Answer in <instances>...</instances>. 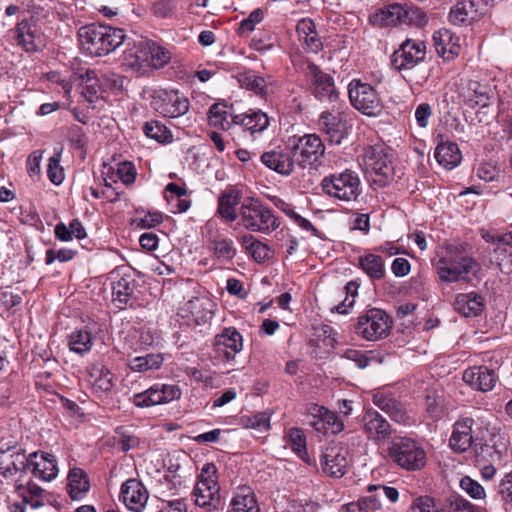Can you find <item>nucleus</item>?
Returning a JSON list of instances; mask_svg holds the SVG:
<instances>
[{
	"label": "nucleus",
	"instance_id": "603ef678",
	"mask_svg": "<svg viewBox=\"0 0 512 512\" xmlns=\"http://www.w3.org/2000/svg\"><path fill=\"white\" fill-rule=\"evenodd\" d=\"M115 440L120 446L121 451L124 453L138 447L140 444L139 438L130 434L123 426L115 429Z\"/></svg>",
	"mask_w": 512,
	"mask_h": 512
},
{
	"label": "nucleus",
	"instance_id": "b1692460",
	"mask_svg": "<svg viewBox=\"0 0 512 512\" xmlns=\"http://www.w3.org/2000/svg\"><path fill=\"white\" fill-rule=\"evenodd\" d=\"M463 380L479 391L488 392L495 387L497 377L494 370L486 366H475L464 371Z\"/></svg>",
	"mask_w": 512,
	"mask_h": 512
},
{
	"label": "nucleus",
	"instance_id": "412c9836",
	"mask_svg": "<svg viewBox=\"0 0 512 512\" xmlns=\"http://www.w3.org/2000/svg\"><path fill=\"white\" fill-rule=\"evenodd\" d=\"M213 346L217 352H223L225 359L230 361L242 350L243 338L235 327H227L215 336Z\"/></svg>",
	"mask_w": 512,
	"mask_h": 512
},
{
	"label": "nucleus",
	"instance_id": "3c124183",
	"mask_svg": "<svg viewBox=\"0 0 512 512\" xmlns=\"http://www.w3.org/2000/svg\"><path fill=\"white\" fill-rule=\"evenodd\" d=\"M62 149L56 151L52 157H50L47 167V175L49 180L55 184L60 185L64 180V170L60 166Z\"/></svg>",
	"mask_w": 512,
	"mask_h": 512
},
{
	"label": "nucleus",
	"instance_id": "a878e982",
	"mask_svg": "<svg viewBox=\"0 0 512 512\" xmlns=\"http://www.w3.org/2000/svg\"><path fill=\"white\" fill-rule=\"evenodd\" d=\"M235 126H240L251 134L260 133L269 126V117L261 110L249 109L245 113L233 115Z\"/></svg>",
	"mask_w": 512,
	"mask_h": 512
},
{
	"label": "nucleus",
	"instance_id": "f3484780",
	"mask_svg": "<svg viewBox=\"0 0 512 512\" xmlns=\"http://www.w3.org/2000/svg\"><path fill=\"white\" fill-rule=\"evenodd\" d=\"M195 504L209 510H217L221 506L220 487L217 477L200 478L194 492Z\"/></svg>",
	"mask_w": 512,
	"mask_h": 512
},
{
	"label": "nucleus",
	"instance_id": "c9c22d12",
	"mask_svg": "<svg viewBox=\"0 0 512 512\" xmlns=\"http://www.w3.org/2000/svg\"><path fill=\"white\" fill-rule=\"evenodd\" d=\"M241 244L258 263L265 262L272 257L269 246L251 234L243 235L241 237Z\"/></svg>",
	"mask_w": 512,
	"mask_h": 512
},
{
	"label": "nucleus",
	"instance_id": "423d86ee",
	"mask_svg": "<svg viewBox=\"0 0 512 512\" xmlns=\"http://www.w3.org/2000/svg\"><path fill=\"white\" fill-rule=\"evenodd\" d=\"M322 191L341 201H354L361 193V181L357 172L346 169L326 176L321 181Z\"/></svg>",
	"mask_w": 512,
	"mask_h": 512
},
{
	"label": "nucleus",
	"instance_id": "c85d7f7f",
	"mask_svg": "<svg viewBox=\"0 0 512 512\" xmlns=\"http://www.w3.org/2000/svg\"><path fill=\"white\" fill-rule=\"evenodd\" d=\"M482 297L476 292L460 293L455 297L454 309L465 317H476L483 311Z\"/></svg>",
	"mask_w": 512,
	"mask_h": 512
},
{
	"label": "nucleus",
	"instance_id": "052dcab7",
	"mask_svg": "<svg viewBox=\"0 0 512 512\" xmlns=\"http://www.w3.org/2000/svg\"><path fill=\"white\" fill-rule=\"evenodd\" d=\"M117 175L125 185L135 182L137 172L133 163L124 161L118 164Z\"/></svg>",
	"mask_w": 512,
	"mask_h": 512
},
{
	"label": "nucleus",
	"instance_id": "f03ea898",
	"mask_svg": "<svg viewBox=\"0 0 512 512\" xmlns=\"http://www.w3.org/2000/svg\"><path fill=\"white\" fill-rule=\"evenodd\" d=\"M82 50L95 57L108 55L118 48L125 40L124 31L103 24H89L78 32Z\"/></svg>",
	"mask_w": 512,
	"mask_h": 512
},
{
	"label": "nucleus",
	"instance_id": "7c9ffc66",
	"mask_svg": "<svg viewBox=\"0 0 512 512\" xmlns=\"http://www.w3.org/2000/svg\"><path fill=\"white\" fill-rule=\"evenodd\" d=\"M90 489L87 473L81 468H73L67 477L66 490L72 500H81Z\"/></svg>",
	"mask_w": 512,
	"mask_h": 512
},
{
	"label": "nucleus",
	"instance_id": "e2e57ef3",
	"mask_svg": "<svg viewBox=\"0 0 512 512\" xmlns=\"http://www.w3.org/2000/svg\"><path fill=\"white\" fill-rule=\"evenodd\" d=\"M425 410L427 417L433 421L440 419L443 415L442 404L432 395H427L425 398Z\"/></svg>",
	"mask_w": 512,
	"mask_h": 512
},
{
	"label": "nucleus",
	"instance_id": "c756f323",
	"mask_svg": "<svg viewBox=\"0 0 512 512\" xmlns=\"http://www.w3.org/2000/svg\"><path fill=\"white\" fill-rule=\"evenodd\" d=\"M228 512H260V508L253 490L242 486L234 493Z\"/></svg>",
	"mask_w": 512,
	"mask_h": 512
},
{
	"label": "nucleus",
	"instance_id": "ea45409f",
	"mask_svg": "<svg viewBox=\"0 0 512 512\" xmlns=\"http://www.w3.org/2000/svg\"><path fill=\"white\" fill-rule=\"evenodd\" d=\"M229 113L226 110V105L223 103H214L208 113V121L209 125L220 128L222 130H230L235 124L233 122V115H230V120L228 119Z\"/></svg>",
	"mask_w": 512,
	"mask_h": 512
},
{
	"label": "nucleus",
	"instance_id": "69168bd1",
	"mask_svg": "<svg viewBox=\"0 0 512 512\" xmlns=\"http://www.w3.org/2000/svg\"><path fill=\"white\" fill-rule=\"evenodd\" d=\"M465 1H458L455 6L451 8L449 13V21L455 25L470 24L469 18L465 17Z\"/></svg>",
	"mask_w": 512,
	"mask_h": 512
},
{
	"label": "nucleus",
	"instance_id": "5701e85b",
	"mask_svg": "<svg viewBox=\"0 0 512 512\" xmlns=\"http://www.w3.org/2000/svg\"><path fill=\"white\" fill-rule=\"evenodd\" d=\"M474 420L472 418H463L457 420L453 425V431L449 439L450 448L457 453L466 452L473 443L472 426Z\"/></svg>",
	"mask_w": 512,
	"mask_h": 512
},
{
	"label": "nucleus",
	"instance_id": "774afa93",
	"mask_svg": "<svg viewBox=\"0 0 512 512\" xmlns=\"http://www.w3.org/2000/svg\"><path fill=\"white\" fill-rule=\"evenodd\" d=\"M137 225L143 229L154 228L163 221L162 213L160 212H148L143 217L138 218Z\"/></svg>",
	"mask_w": 512,
	"mask_h": 512
},
{
	"label": "nucleus",
	"instance_id": "72a5a7b5",
	"mask_svg": "<svg viewBox=\"0 0 512 512\" xmlns=\"http://www.w3.org/2000/svg\"><path fill=\"white\" fill-rule=\"evenodd\" d=\"M433 40L437 53L445 60L453 59L460 52V45L454 42L452 33L447 29L436 31Z\"/></svg>",
	"mask_w": 512,
	"mask_h": 512
},
{
	"label": "nucleus",
	"instance_id": "2eb2a0df",
	"mask_svg": "<svg viewBox=\"0 0 512 512\" xmlns=\"http://www.w3.org/2000/svg\"><path fill=\"white\" fill-rule=\"evenodd\" d=\"M261 162L267 168L283 176L291 175L294 171L295 164H297L289 142L284 147H277L264 152L261 155Z\"/></svg>",
	"mask_w": 512,
	"mask_h": 512
},
{
	"label": "nucleus",
	"instance_id": "7ed1b4c3",
	"mask_svg": "<svg viewBox=\"0 0 512 512\" xmlns=\"http://www.w3.org/2000/svg\"><path fill=\"white\" fill-rule=\"evenodd\" d=\"M426 57V44L420 40L406 39L391 56L392 67L405 72L404 78L407 82L423 86L430 77V69L417 73L418 67Z\"/></svg>",
	"mask_w": 512,
	"mask_h": 512
},
{
	"label": "nucleus",
	"instance_id": "ddd939ff",
	"mask_svg": "<svg viewBox=\"0 0 512 512\" xmlns=\"http://www.w3.org/2000/svg\"><path fill=\"white\" fill-rule=\"evenodd\" d=\"M308 413L310 417L309 424L319 433L338 434L344 429L342 419L324 406L312 404Z\"/></svg>",
	"mask_w": 512,
	"mask_h": 512
},
{
	"label": "nucleus",
	"instance_id": "dca6fc26",
	"mask_svg": "<svg viewBox=\"0 0 512 512\" xmlns=\"http://www.w3.org/2000/svg\"><path fill=\"white\" fill-rule=\"evenodd\" d=\"M389 151V148L377 145L368 147L364 154L366 167L386 180L394 175V167Z\"/></svg>",
	"mask_w": 512,
	"mask_h": 512
},
{
	"label": "nucleus",
	"instance_id": "aec40b11",
	"mask_svg": "<svg viewBox=\"0 0 512 512\" xmlns=\"http://www.w3.org/2000/svg\"><path fill=\"white\" fill-rule=\"evenodd\" d=\"M148 497L147 489L136 479H129L121 486L120 499L133 512H141L147 503Z\"/></svg>",
	"mask_w": 512,
	"mask_h": 512
},
{
	"label": "nucleus",
	"instance_id": "cd10ccee",
	"mask_svg": "<svg viewBox=\"0 0 512 512\" xmlns=\"http://www.w3.org/2000/svg\"><path fill=\"white\" fill-rule=\"evenodd\" d=\"M241 192L235 188H229L223 191L218 198L217 212L226 222H234L239 213L236 207L240 204Z\"/></svg>",
	"mask_w": 512,
	"mask_h": 512
},
{
	"label": "nucleus",
	"instance_id": "864d4df0",
	"mask_svg": "<svg viewBox=\"0 0 512 512\" xmlns=\"http://www.w3.org/2000/svg\"><path fill=\"white\" fill-rule=\"evenodd\" d=\"M477 176L486 182L504 183L505 177L496 165L481 163L477 169Z\"/></svg>",
	"mask_w": 512,
	"mask_h": 512
},
{
	"label": "nucleus",
	"instance_id": "09e8293b",
	"mask_svg": "<svg viewBox=\"0 0 512 512\" xmlns=\"http://www.w3.org/2000/svg\"><path fill=\"white\" fill-rule=\"evenodd\" d=\"M468 91L471 92L469 102H473L474 106L487 107L490 103L488 87L478 82H470Z\"/></svg>",
	"mask_w": 512,
	"mask_h": 512
},
{
	"label": "nucleus",
	"instance_id": "4be33fe9",
	"mask_svg": "<svg viewBox=\"0 0 512 512\" xmlns=\"http://www.w3.org/2000/svg\"><path fill=\"white\" fill-rule=\"evenodd\" d=\"M364 431L376 442L388 439L392 434L389 422L376 410H368L363 416Z\"/></svg>",
	"mask_w": 512,
	"mask_h": 512
},
{
	"label": "nucleus",
	"instance_id": "0eeeda50",
	"mask_svg": "<svg viewBox=\"0 0 512 512\" xmlns=\"http://www.w3.org/2000/svg\"><path fill=\"white\" fill-rule=\"evenodd\" d=\"M293 156L301 168L313 167L320 164L325 155V145L317 134H305L289 138Z\"/></svg>",
	"mask_w": 512,
	"mask_h": 512
},
{
	"label": "nucleus",
	"instance_id": "4468645a",
	"mask_svg": "<svg viewBox=\"0 0 512 512\" xmlns=\"http://www.w3.org/2000/svg\"><path fill=\"white\" fill-rule=\"evenodd\" d=\"M482 238L487 243L495 246L491 257L497 266L501 270H510L512 268V232L498 233L487 231L482 234Z\"/></svg>",
	"mask_w": 512,
	"mask_h": 512
},
{
	"label": "nucleus",
	"instance_id": "bb28decb",
	"mask_svg": "<svg viewBox=\"0 0 512 512\" xmlns=\"http://www.w3.org/2000/svg\"><path fill=\"white\" fill-rule=\"evenodd\" d=\"M374 404L387 413L389 417L397 423H406L409 416L406 409L399 400L389 393H376L373 396Z\"/></svg>",
	"mask_w": 512,
	"mask_h": 512
},
{
	"label": "nucleus",
	"instance_id": "c03bdc74",
	"mask_svg": "<svg viewBox=\"0 0 512 512\" xmlns=\"http://www.w3.org/2000/svg\"><path fill=\"white\" fill-rule=\"evenodd\" d=\"M239 81L243 87L253 91L257 95L265 96L269 93L267 81L251 71L241 74Z\"/></svg>",
	"mask_w": 512,
	"mask_h": 512
},
{
	"label": "nucleus",
	"instance_id": "4c0bfd02",
	"mask_svg": "<svg viewBox=\"0 0 512 512\" xmlns=\"http://www.w3.org/2000/svg\"><path fill=\"white\" fill-rule=\"evenodd\" d=\"M359 264L371 280H380L385 275V266L379 255L369 253L359 257Z\"/></svg>",
	"mask_w": 512,
	"mask_h": 512
},
{
	"label": "nucleus",
	"instance_id": "58836bf2",
	"mask_svg": "<svg viewBox=\"0 0 512 512\" xmlns=\"http://www.w3.org/2000/svg\"><path fill=\"white\" fill-rule=\"evenodd\" d=\"M136 281L131 277L124 276L113 285V300L117 302L120 309H123L131 299Z\"/></svg>",
	"mask_w": 512,
	"mask_h": 512
},
{
	"label": "nucleus",
	"instance_id": "a211bd4d",
	"mask_svg": "<svg viewBox=\"0 0 512 512\" xmlns=\"http://www.w3.org/2000/svg\"><path fill=\"white\" fill-rule=\"evenodd\" d=\"M28 468L32 475L41 480L50 482L58 475L56 457L50 453L35 451L28 455Z\"/></svg>",
	"mask_w": 512,
	"mask_h": 512
},
{
	"label": "nucleus",
	"instance_id": "37998d69",
	"mask_svg": "<svg viewBox=\"0 0 512 512\" xmlns=\"http://www.w3.org/2000/svg\"><path fill=\"white\" fill-rule=\"evenodd\" d=\"M93 387L101 392H109L114 386L113 374L103 365H95L90 370Z\"/></svg>",
	"mask_w": 512,
	"mask_h": 512
},
{
	"label": "nucleus",
	"instance_id": "20e7f679",
	"mask_svg": "<svg viewBox=\"0 0 512 512\" xmlns=\"http://www.w3.org/2000/svg\"><path fill=\"white\" fill-rule=\"evenodd\" d=\"M239 217L244 228L251 232L269 234L280 226L273 210L258 198H247L240 205Z\"/></svg>",
	"mask_w": 512,
	"mask_h": 512
},
{
	"label": "nucleus",
	"instance_id": "9d476101",
	"mask_svg": "<svg viewBox=\"0 0 512 512\" xmlns=\"http://www.w3.org/2000/svg\"><path fill=\"white\" fill-rule=\"evenodd\" d=\"M349 99L352 106L368 116H377L383 109V103L378 93L368 83L352 80L348 86Z\"/></svg>",
	"mask_w": 512,
	"mask_h": 512
},
{
	"label": "nucleus",
	"instance_id": "de8ad7c7",
	"mask_svg": "<svg viewBox=\"0 0 512 512\" xmlns=\"http://www.w3.org/2000/svg\"><path fill=\"white\" fill-rule=\"evenodd\" d=\"M214 255L219 260L231 261L236 256V247L232 239L216 237L212 241Z\"/></svg>",
	"mask_w": 512,
	"mask_h": 512
},
{
	"label": "nucleus",
	"instance_id": "49530a36",
	"mask_svg": "<svg viewBox=\"0 0 512 512\" xmlns=\"http://www.w3.org/2000/svg\"><path fill=\"white\" fill-rule=\"evenodd\" d=\"M144 134L159 143H167L172 140L171 131L159 121H148L143 126Z\"/></svg>",
	"mask_w": 512,
	"mask_h": 512
},
{
	"label": "nucleus",
	"instance_id": "bf43d9fd",
	"mask_svg": "<svg viewBox=\"0 0 512 512\" xmlns=\"http://www.w3.org/2000/svg\"><path fill=\"white\" fill-rule=\"evenodd\" d=\"M142 58V41L139 42L137 51L135 54L128 53L125 56L126 65L132 68L133 70L139 72L145 70L147 67H150L148 62V57L144 56Z\"/></svg>",
	"mask_w": 512,
	"mask_h": 512
},
{
	"label": "nucleus",
	"instance_id": "6ab92c4d",
	"mask_svg": "<svg viewBox=\"0 0 512 512\" xmlns=\"http://www.w3.org/2000/svg\"><path fill=\"white\" fill-rule=\"evenodd\" d=\"M318 125L330 144L340 145L348 136L347 122L330 111H323L320 114Z\"/></svg>",
	"mask_w": 512,
	"mask_h": 512
},
{
	"label": "nucleus",
	"instance_id": "6e6d98bb",
	"mask_svg": "<svg viewBox=\"0 0 512 512\" xmlns=\"http://www.w3.org/2000/svg\"><path fill=\"white\" fill-rule=\"evenodd\" d=\"M460 488L468 494L473 499H484L485 498V490L483 486L472 479L469 476H464L460 480Z\"/></svg>",
	"mask_w": 512,
	"mask_h": 512
},
{
	"label": "nucleus",
	"instance_id": "1a4fd4ad",
	"mask_svg": "<svg viewBox=\"0 0 512 512\" xmlns=\"http://www.w3.org/2000/svg\"><path fill=\"white\" fill-rule=\"evenodd\" d=\"M391 317L378 308H372L358 317L355 332L368 341L382 339L389 334L392 327Z\"/></svg>",
	"mask_w": 512,
	"mask_h": 512
},
{
	"label": "nucleus",
	"instance_id": "f257e3e1",
	"mask_svg": "<svg viewBox=\"0 0 512 512\" xmlns=\"http://www.w3.org/2000/svg\"><path fill=\"white\" fill-rule=\"evenodd\" d=\"M481 264L457 247H449L437 264L436 271L441 281L447 283H470L478 278Z\"/></svg>",
	"mask_w": 512,
	"mask_h": 512
},
{
	"label": "nucleus",
	"instance_id": "338daca9",
	"mask_svg": "<svg viewBox=\"0 0 512 512\" xmlns=\"http://www.w3.org/2000/svg\"><path fill=\"white\" fill-rule=\"evenodd\" d=\"M75 255V252L71 249L63 248L58 252H55L53 249H49L46 251L45 263L47 265H51L56 259L60 262H67L71 260Z\"/></svg>",
	"mask_w": 512,
	"mask_h": 512
},
{
	"label": "nucleus",
	"instance_id": "a19ab883",
	"mask_svg": "<svg viewBox=\"0 0 512 512\" xmlns=\"http://www.w3.org/2000/svg\"><path fill=\"white\" fill-rule=\"evenodd\" d=\"M93 339V335L90 331L80 329L70 334L68 345L71 351L83 355L91 350Z\"/></svg>",
	"mask_w": 512,
	"mask_h": 512
},
{
	"label": "nucleus",
	"instance_id": "6e6552de",
	"mask_svg": "<svg viewBox=\"0 0 512 512\" xmlns=\"http://www.w3.org/2000/svg\"><path fill=\"white\" fill-rule=\"evenodd\" d=\"M302 73L307 79L311 93L320 101L336 102L339 98L334 78L322 71V69L313 62L305 61L300 67Z\"/></svg>",
	"mask_w": 512,
	"mask_h": 512
},
{
	"label": "nucleus",
	"instance_id": "39448f33",
	"mask_svg": "<svg viewBox=\"0 0 512 512\" xmlns=\"http://www.w3.org/2000/svg\"><path fill=\"white\" fill-rule=\"evenodd\" d=\"M388 453L397 466L408 472L420 471L427 465L424 447L412 438H395L388 447Z\"/></svg>",
	"mask_w": 512,
	"mask_h": 512
},
{
	"label": "nucleus",
	"instance_id": "13d9d810",
	"mask_svg": "<svg viewBox=\"0 0 512 512\" xmlns=\"http://www.w3.org/2000/svg\"><path fill=\"white\" fill-rule=\"evenodd\" d=\"M21 457H16V455L8 454V455H0V474L5 477H11L15 475L21 469L18 466V462Z\"/></svg>",
	"mask_w": 512,
	"mask_h": 512
},
{
	"label": "nucleus",
	"instance_id": "9b49d317",
	"mask_svg": "<svg viewBox=\"0 0 512 512\" xmlns=\"http://www.w3.org/2000/svg\"><path fill=\"white\" fill-rule=\"evenodd\" d=\"M189 100L175 90H159L152 100L153 108L164 117L178 118L189 111Z\"/></svg>",
	"mask_w": 512,
	"mask_h": 512
},
{
	"label": "nucleus",
	"instance_id": "5fc2aeb1",
	"mask_svg": "<svg viewBox=\"0 0 512 512\" xmlns=\"http://www.w3.org/2000/svg\"><path fill=\"white\" fill-rule=\"evenodd\" d=\"M402 24L421 26L427 22L426 14L418 7L403 5Z\"/></svg>",
	"mask_w": 512,
	"mask_h": 512
},
{
	"label": "nucleus",
	"instance_id": "f704fd0d",
	"mask_svg": "<svg viewBox=\"0 0 512 512\" xmlns=\"http://www.w3.org/2000/svg\"><path fill=\"white\" fill-rule=\"evenodd\" d=\"M367 492L369 495L364 497L372 511L378 510L382 507L383 498H387L390 502L394 503L399 497V492L396 488L385 485H370L367 488Z\"/></svg>",
	"mask_w": 512,
	"mask_h": 512
},
{
	"label": "nucleus",
	"instance_id": "473e14b6",
	"mask_svg": "<svg viewBox=\"0 0 512 512\" xmlns=\"http://www.w3.org/2000/svg\"><path fill=\"white\" fill-rule=\"evenodd\" d=\"M435 158L444 168L453 169L461 162L462 155L456 143L442 141L435 149Z\"/></svg>",
	"mask_w": 512,
	"mask_h": 512
},
{
	"label": "nucleus",
	"instance_id": "a18cd8bd",
	"mask_svg": "<svg viewBox=\"0 0 512 512\" xmlns=\"http://www.w3.org/2000/svg\"><path fill=\"white\" fill-rule=\"evenodd\" d=\"M133 403L135 406L141 408L163 404L164 401L161 396L159 384L153 385L144 392L135 394L133 397Z\"/></svg>",
	"mask_w": 512,
	"mask_h": 512
},
{
	"label": "nucleus",
	"instance_id": "e433bc0d",
	"mask_svg": "<svg viewBox=\"0 0 512 512\" xmlns=\"http://www.w3.org/2000/svg\"><path fill=\"white\" fill-rule=\"evenodd\" d=\"M163 356L160 353H148L144 356H137L129 360L128 367L133 372H146L158 370L163 364Z\"/></svg>",
	"mask_w": 512,
	"mask_h": 512
},
{
	"label": "nucleus",
	"instance_id": "2f4dec72",
	"mask_svg": "<svg viewBox=\"0 0 512 512\" xmlns=\"http://www.w3.org/2000/svg\"><path fill=\"white\" fill-rule=\"evenodd\" d=\"M148 57L150 67L163 68L171 60V52L164 46L152 40L142 41V58Z\"/></svg>",
	"mask_w": 512,
	"mask_h": 512
},
{
	"label": "nucleus",
	"instance_id": "79ce46f5",
	"mask_svg": "<svg viewBox=\"0 0 512 512\" xmlns=\"http://www.w3.org/2000/svg\"><path fill=\"white\" fill-rule=\"evenodd\" d=\"M403 5L395 3L388 5L375 15V22L382 26L402 24Z\"/></svg>",
	"mask_w": 512,
	"mask_h": 512
},
{
	"label": "nucleus",
	"instance_id": "393cba45",
	"mask_svg": "<svg viewBox=\"0 0 512 512\" xmlns=\"http://www.w3.org/2000/svg\"><path fill=\"white\" fill-rule=\"evenodd\" d=\"M16 39L27 52H36L42 44V33L37 24L22 20L16 26Z\"/></svg>",
	"mask_w": 512,
	"mask_h": 512
},
{
	"label": "nucleus",
	"instance_id": "680f3d73",
	"mask_svg": "<svg viewBox=\"0 0 512 512\" xmlns=\"http://www.w3.org/2000/svg\"><path fill=\"white\" fill-rule=\"evenodd\" d=\"M288 437L293 451L299 455H301L303 452H306V438L301 429L291 428L289 430Z\"/></svg>",
	"mask_w": 512,
	"mask_h": 512
},
{
	"label": "nucleus",
	"instance_id": "f8f14e48",
	"mask_svg": "<svg viewBox=\"0 0 512 512\" xmlns=\"http://www.w3.org/2000/svg\"><path fill=\"white\" fill-rule=\"evenodd\" d=\"M351 461L352 457L348 447L341 443L326 447L321 457L323 471L334 478L344 476L348 471Z\"/></svg>",
	"mask_w": 512,
	"mask_h": 512
},
{
	"label": "nucleus",
	"instance_id": "0e129e2a",
	"mask_svg": "<svg viewBox=\"0 0 512 512\" xmlns=\"http://www.w3.org/2000/svg\"><path fill=\"white\" fill-rule=\"evenodd\" d=\"M409 512H441L435 503V500L429 496H422L413 502Z\"/></svg>",
	"mask_w": 512,
	"mask_h": 512
},
{
	"label": "nucleus",
	"instance_id": "4d7b16f0",
	"mask_svg": "<svg viewBox=\"0 0 512 512\" xmlns=\"http://www.w3.org/2000/svg\"><path fill=\"white\" fill-rule=\"evenodd\" d=\"M264 18V11L260 8L253 10L249 16L243 19L239 23V27L237 32L239 35H244L252 32L255 28V25L260 23Z\"/></svg>",
	"mask_w": 512,
	"mask_h": 512
},
{
	"label": "nucleus",
	"instance_id": "8fccbe9b",
	"mask_svg": "<svg viewBox=\"0 0 512 512\" xmlns=\"http://www.w3.org/2000/svg\"><path fill=\"white\" fill-rule=\"evenodd\" d=\"M444 512H477V508L462 496L453 494L447 498Z\"/></svg>",
	"mask_w": 512,
	"mask_h": 512
}]
</instances>
